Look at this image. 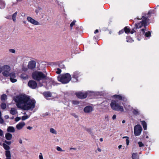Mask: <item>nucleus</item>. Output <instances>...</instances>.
I'll return each mask as SVG.
<instances>
[{
    "instance_id": "nucleus-16",
    "label": "nucleus",
    "mask_w": 159,
    "mask_h": 159,
    "mask_svg": "<svg viewBox=\"0 0 159 159\" xmlns=\"http://www.w3.org/2000/svg\"><path fill=\"white\" fill-rule=\"evenodd\" d=\"M7 131L9 132L13 133L15 131V129L13 126H9L7 128Z\"/></svg>"
},
{
    "instance_id": "nucleus-46",
    "label": "nucleus",
    "mask_w": 159,
    "mask_h": 159,
    "mask_svg": "<svg viewBox=\"0 0 159 159\" xmlns=\"http://www.w3.org/2000/svg\"><path fill=\"white\" fill-rule=\"evenodd\" d=\"M20 119V118L19 117H17L15 118V121H18Z\"/></svg>"
},
{
    "instance_id": "nucleus-35",
    "label": "nucleus",
    "mask_w": 159,
    "mask_h": 159,
    "mask_svg": "<svg viewBox=\"0 0 159 159\" xmlns=\"http://www.w3.org/2000/svg\"><path fill=\"white\" fill-rule=\"evenodd\" d=\"M71 102L74 105H78L79 103V102L76 100H73Z\"/></svg>"
},
{
    "instance_id": "nucleus-29",
    "label": "nucleus",
    "mask_w": 159,
    "mask_h": 159,
    "mask_svg": "<svg viewBox=\"0 0 159 159\" xmlns=\"http://www.w3.org/2000/svg\"><path fill=\"white\" fill-rule=\"evenodd\" d=\"M4 123V120L2 117V113L0 111V124H3Z\"/></svg>"
},
{
    "instance_id": "nucleus-32",
    "label": "nucleus",
    "mask_w": 159,
    "mask_h": 159,
    "mask_svg": "<svg viewBox=\"0 0 159 159\" xmlns=\"http://www.w3.org/2000/svg\"><path fill=\"white\" fill-rule=\"evenodd\" d=\"M124 31H125V32L126 33H129L130 32V31L129 29L128 28H127L126 27H125L124 28Z\"/></svg>"
},
{
    "instance_id": "nucleus-39",
    "label": "nucleus",
    "mask_w": 159,
    "mask_h": 159,
    "mask_svg": "<svg viewBox=\"0 0 159 159\" xmlns=\"http://www.w3.org/2000/svg\"><path fill=\"white\" fill-rule=\"evenodd\" d=\"M138 143L140 147H143L144 146V144L142 142H138Z\"/></svg>"
},
{
    "instance_id": "nucleus-6",
    "label": "nucleus",
    "mask_w": 159,
    "mask_h": 159,
    "mask_svg": "<svg viewBox=\"0 0 159 159\" xmlns=\"http://www.w3.org/2000/svg\"><path fill=\"white\" fill-rule=\"evenodd\" d=\"M2 74L5 77L9 76V71L11 70L10 67L8 65H4L3 66Z\"/></svg>"
},
{
    "instance_id": "nucleus-26",
    "label": "nucleus",
    "mask_w": 159,
    "mask_h": 159,
    "mask_svg": "<svg viewBox=\"0 0 159 159\" xmlns=\"http://www.w3.org/2000/svg\"><path fill=\"white\" fill-rule=\"evenodd\" d=\"M7 96L6 95L4 94L2 95L1 97V100L2 101L4 102L7 99Z\"/></svg>"
},
{
    "instance_id": "nucleus-19",
    "label": "nucleus",
    "mask_w": 159,
    "mask_h": 159,
    "mask_svg": "<svg viewBox=\"0 0 159 159\" xmlns=\"http://www.w3.org/2000/svg\"><path fill=\"white\" fill-rule=\"evenodd\" d=\"M141 124L142 125L143 129L144 130H146L147 129V124L146 122L144 121H141Z\"/></svg>"
},
{
    "instance_id": "nucleus-42",
    "label": "nucleus",
    "mask_w": 159,
    "mask_h": 159,
    "mask_svg": "<svg viewBox=\"0 0 159 159\" xmlns=\"http://www.w3.org/2000/svg\"><path fill=\"white\" fill-rule=\"evenodd\" d=\"M57 151H62L63 150L62 149L59 147H57Z\"/></svg>"
},
{
    "instance_id": "nucleus-3",
    "label": "nucleus",
    "mask_w": 159,
    "mask_h": 159,
    "mask_svg": "<svg viewBox=\"0 0 159 159\" xmlns=\"http://www.w3.org/2000/svg\"><path fill=\"white\" fill-rule=\"evenodd\" d=\"M71 79L70 75L68 73L60 75L57 77L58 80L63 84L68 83Z\"/></svg>"
},
{
    "instance_id": "nucleus-62",
    "label": "nucleus",
    "mask_w": 159,
    "mask_h": 159,
    "mask_svg": "<svg viewBox=\"0 0 159 159\" xmlns=\"http://www.w3.org/2000/svg\"><path fill=\"white\" fill-rule=\"evenodd\" d=\"M72 115L73 116H74L75 118L77 117V116L75 114H72Z\"/></svg>"
},
{
    "instance_id": "nucleus-30",
    "label": "nucleus",
    "mask_w": 159,
    "mask_h": 159,
    "mask_svg": "<svg viewBox=\"0 0 159 159\" xmlns=\"http://www.w3.org/2000/svg\"><path fill=\"white\" fill-rule=\"evenodd\" d=\"M9 76H10V78H16V77L15 74L13 72L9 73Z\"/></svg>"
},
{
    "instance_id": "nucleus-52",
    "label": "nucleus",
    "mask_w": 159,
    "mask_h": 159,
    "mask_svg": "<svg viewBox=\"0 0 159 159\" xmlns=\"http://www.w3.org/2000/svg\"><path fill=\"white\" fill-rule=\"evenodd\" d=\"M135 32V30H134V29H133L132 30H131V31H130V32L131 34H133Z\"/></svg>"
},
{
    "instance_id": "nucleus-4",
    "label": "nucleus",
    "mask_w": 159,
    "mask_h": 159,
    "mask_svg": "<svg viewBox=\"0 0 159 159\" xmlns=\"http://www.w3.org/2000/svg\"><path fill=\"white\" fill-rule=\"evenodd\" d=\"M32 76L34 79L37 80H40L45 78V75L43 73L39 71H35L34 73Z\"/></svg>"
},
{
    "instance_id": "nucleus-49",
    "label": "nucleus",
    "mask_w": 159,
    "mask_h": 159,
    "mask_svg": "<svg viewBox=\"0 0 159 159\" xmlns=\"http://www.w3.org/2000/svg\"><path fill=\"white\" fill-rule=\"evenodd\" d=\"M39 159H43L41 153H40V154L39 156Z\"/></svg>"
},
{
    "instance_id": "nucleus-50",
    "label": "nucleus",
    "mask_w": 159,
    "mask_h": 159,
    "mask_svg": "<svg viewBox=\"0 0 159 159\" xmlns=\"http://www.w3.org/2000/svg\"><path fill=\"white\" fill-rule=\"evenodd\" d=\"M3 135V131L0 129V136H2Z\"/></svg>"
},
{
    "instance_id": "nucleus-28",
    "label": "nucleus",
    "mask_w": 159,
    "mask_h": 159,
    "mask_svg": "<svg viewBox=\"0 0 159 159\" xmlns=\"http://www.w3.org/2000/svg\"><path fill=\"white\" fill-rule=\"evenodd\" d=\"M132 159H137L138 154L137 153H133L132 155Z\"/></svg>"
},
{
    "instance_id": "nucleus-7",
    "label": "nucleus",
    "mask_w": 159,
    "mask_h": 159,
    "mask_svg": "<svg viewBox=\"0 0 159 159\" xmlns=\"http://www.w3.org/2000/svg\"><path fill=\"white\" fill-rule=\"evenodd\" d=\"M142 130V128L139 125H136L134 128V134L135 136H139L141 133Z\"/></svg>"
},
{
    "instance_id": "nucleus-48",
    "label": "nucleus",
    "mask_w": 159,
    "mask_h": 159,
    "mask_svg": "<svg viewBox=\"0 0 159 159\" xmlns=\"http://www.w3.org/2000/svg\"><path fill=\"white\" fill-rule=\"evenodd\" d=\"M86 130L90 134H91L92 133L91 130L90 129H87Z\"/></svg>"
},
{
    "instance_id": "nucleus-13",
    "label": "nucleus",
    "mask_w": 159,
    "mask_h": 159,
    "mask_svg": "<svg viewBox=\"0 0 159 159\" xmlns=\"http://www.w3.org/2000/svg\"><path fill=\"white\" fill-rule=\"evenodd\" d=\"M93 110V107L91 106H88L86 107L84 109V111L87 113L91 112Z\"/></svg>"
},
{
    "instance_id": "nucleus-15",
    "label": "nucleus",
    "mask_w": 159,
    "mask_h": 159,
    "mask_svg": "<svg viewBox=\"0 0 159 159\" xmlns=\"http://www.w3.org/2000/svg\"><path fill=\"white\" fill-rule=\"evenodd\" d=\"M114 97L116 98V100H120V102H121V101L122 100H125V98L124 97H122L121 96L118 95H114Z\"/></svg>"
},
{
    "instance_id": "nucleus-54",
    "label": "nucleus",
    "mask_w": 159,
    "mask_h": 159,
    "mask_svg": "<svg viewBox=\"0 0 159 159\" xmlns=\"http://www.w3.org/2000/svg\"><path fill=\"white\" fill-rule=\"evenodd\" d=\"M4 117L6 119H7L9 118V116L7 115H6Z\"/></svg>"
},
{
    "instance_id": "nucleus-11",
    "label": "nucleus",
    "mask_w": 159,
    "mask_h": 159,
    "mask_svg": "<svg viewBox=\"0 0 159 159\" xmlns=\"http://www.w3.org/2000/svg\"><path fill=\"white\" fill-rule=\"evenodd\" d=\"M75 94L78 98L81 99L85 98L87 97V93H86L80 92L76 93Z\"/></svg>"
},
{
    "instance_id": "nucleus-1",
    "label": "nucleus",
    "mask_w": 159,
    "mask_h": 159,
    "mask_svg": "<svg viewBox=\"0 0 159 159\" xmlns=\"http://www.w3.org/2000/svg\"><path fill=\"white\" fill-rule=\"evenodd\" d=\"M14 100L16 103L18 108L24 110L32 111L35 107L36 101L34 99H30L25 94H20L14 97Z\"/></svg>"
},
{
    "instance_id": "nucleus-5",
    "label": "nucleus",
    "mask_w": 159,
    "mask_h": 159,
    "mask_svg": "<svg viewBox=\"0 0 159 159\" xmlns=\"http://www.w3.org/2000/svg\"><path fill=\"white\" fill-rule=\"evenodd\" d=\"M142 18V21L135 24V26L136 29L141 28L143 26H144V27L146 28V26L147 25V22L148 20V18L143 16Z\"/></svg>"
},
{
    "instance_id": "nucleus-41",
    "label": "nucleus",
    "mask_w": 159,
    "mask_h": 159,
    "mask_svg": "<svg viewBox=\"0 0 159 159\" xmlns=\"http://www.w3.org/2000/svg\"><path fill=\"white\" fill-rule=\"evenodd\" d=\"M5 143L7 144L10 145L11 143V141H8L7 140H5L4 141Z\"/></svg>"
},
{
    "instance_id": "nucleus-60",
    "label": "nucleus",
    "mask_w": 159,
    "mask_h": 159,
    "mask_svg": "<svg viewBox=\"0 0 159 159\" xmlns=\"http://www.w3.org/2000/svg\"><path fill=\"white\" fill-rule=\"evenodd\" d=\"M35 12L37 14L39 12V10L38 9L36 10L35 11Z\"/></svg>"
},
{
    "instance_id": "nucleus-57",
    "label": "nucleus",
    "mask_w": 159,
    "mask_h": 159,
    "mask_svg": "<svg viewBox=\"0 0 159 159\" xmlns=\"http://www.w3.org/2000/svg\"><path fill=\"white\" fill-rule=\"evenodd\" d=\"M19 141L20 144H22V140L21 139H19Z\"/></svg>"
},
{
    "instance_id": "nucleus-56",
    "label": "nucleus",
    "mask_w": 159,
    "mask_h": 159,
    "mask_svg": "<svg viewBox=\"0 0 159 159\" xmlns=\"http://www.w3.org/2000/svg\"><path fill=\"white\" fill-rule=\"evenodd\" d=\"M27 128L29 130H31L33 128L32 127L29 126L27 127Z\"/></svg>"
},
{
    "instance_id": "nucleus-38",
    "label": "nucleus",
    "mask_w": 159,
    "mask_h": 159,
    "mask_svg": "<svg viewBox=\"0 0 159 159\" xmlns=\"http://www.w3.org/2000/svg\"><path fill=\"white\" fill-rule=\"evenodd\" d=\"M29 116H23L22 117V120H25L28 118Z\"/></svg>"
},
{
    "instance_id": "nucleus-43",
    "label": "nucleus",
    "mask_w": 159,
    "mask_h": 159,
    "mask_svg": "<svg viewBox=\"0 0 159 159\" xmlns=\"http://www.w3.org/2000/svg\"><path fill=\"white\" fill-rule=\"evenodd\" d=\"M59 67L61 69L64 68L65 66L63 64H61L59 65Z\"/></svg>"
},
{
    "instance_id": "nucleus-37",
    "label": "nucleus",
    "mask_w": 159,
    "mask_h": 159,
    "mask_svg": "<svg viewBox=\"0 0 159 159\" xmlns=\"http://www.w3.org/2000/svg\"><path fill=\"white\" fill-rule=\"evenodd\" d=\"M15 78H10V81L12 83H15L17 81V80L15 79Z\"/></svg>"
},
{
    "instance_id": "nucleus-36",
    "label": "nucleus",
    "mask_w": 159,
    "mask_h": 159,
    "mask_svg": "<svg viewBox=\"0 0 159 159\" xmlns=\"http://www.w3.org/2000/svg\"><path fill=\"white\" fill-rule=\"evenodd\" d=\"M75 22L76 21L74 20L73 22H72L70 24V29L71 30L72 29V26L75 25Z\"/></svg>"
},
{
    "instance_id": "nucleus-33",
    "label": "nucleus",
    "mask_w": 159,
    "mask_h": 159,
    "mask_svg": "<svg viewBox=\"0 0 159 159\" xmlns=\"http://www.w3.org/2000/svg\"><path fill=\"white\" fill-rule=\"evenodd\" d=\"M145 36L147 37H150L151 36V33L150 31H148L145 33Z\"/></svg>"
},
{
    "instance_id": "nucleus-25",
    "label": "nucleus",
    "mask_w": 159,
    "mask_h": 159,
    "mask_svg": "<svg viewBox=\"0 0 159 159\" xmlns=\"http://www.w3.org/2000/svg\"><path fill=\"white\" fill-rule=\"evenodd\" d=\"M4 148L6 150V151L9 150L10 149V148L9 146L7 145V144L3 143L2 144Z\"/></svg>"
},
{
    "instance_id": "nucleus-21",
    "label": "nucleus",
    "mask_w": 159,
    "mask_h": 159,
    "mask_svg": "<svg viewBox=\"0 0 159 159\" xmlns=\"http://www.w3.org/2000/svg\"><path fill=\"white\" fill-rule=\"evenodd\" d=\"M5 6V3L2 1L0 0V9H3L4 8Z\"/></svg>"
},
{
    "instance_id": "nucleus-45",
    "label": "nucleus",
    "mask_w": 159,
    "mask_h": 159,
    "mask_svg": "<svg viewBox=\"0 0 159 159\" xmlns=\"http://www.w3.org/2000/svg\"><path fill=\"white\" fill-rule=\"evenodd\" d=\"M126 145H128L129 144V140L128 139H126Z\"/></svg>"
},
{
    "instance_id": "nucleus-34",
    "label": "nucleus",
    "mask_w": 159,
    "mask_h": 159,
    "mask_svg": "<svg viewBox=\"0 0 159 159\" xmlns=\"http://www.w3.org/2000/svg\"><path fill=\"white\" fill-rule=\"evenodd\" d=\"M50 132L54 134H57L56 131L52 128H51L50 129Z\"/></svg>"
},
{
    "instance_id": "nucleus-9",
    "label": "nucleus",
    "mask_w": 159,
    "mask_h": 159,
    "mask_svg": "<svg viewBox=\"0 0 159 159\" xmlns=\"http://www.w3.org/2000/svg\"><path fill=\"white\" fill-rule=\"evenodd\" d=\"M36 65V61H34L32 60L29 62L28 67L29 69L32 70L35 67Z\"/></svg>"
},
{
    "instance_id": "nucleus-24",
    "label": "nucleus",
    "mask_w": 159,
    "mask_h": 159,
    "mask_svg": "<svg viewBox=\"0 0 159 159\" xmlns=\"http://www.w3.org/2000/svg\"><path fill=\"white\" fill-rule=\"evenodd\" d=\"M133 113L135 115H139V111L138 109H134Z\"/></svg>"
},
{
    "instance_id": "nucleus-27",
    "label": "nucleus",
    "mask_w": 159,
    "mask_h": 159,
    "mask_svg": "<svg viewBox=\"0 0 159 159\" xmlns=\"http://www.w3.org/2000/svg\"><path fill=\"white\" fill-rule=\"evenodd\" d=\"M5 155L7 157H11L10 151L9 150L5 151Z\"/></svg>"
},
{
    "instance_id": "nucleus-55",
    "label": "nucleus",
    "mask_w": 159,
    "mask_h": 159,
    "mask_svg": "<svg viewBox=\"0 0 159 159\" xmlns=\"http://www.w3.org/2000/svg\"><path fill=\"white\" fill-rule=\"evenodd\" d=\"M116 115H114L112 116V119L113 120H115L116 119Z\"/></svg>"
},
{
    "instance_id": "nucleus-53",
    "label": "nucleus",
    "mask_w": 159,
    "mask_h": 159,
    "mask_svg": "<svg viewBox=\"0 0 159 159\" xmlns=\"http://www.w3.org/2000/svg\"><path fill=\"white\" fill-rule=\"evenodd\" d=\"M3 66H2L0 65V73L2 71V69H3Z\"/></svg>"
},
{
    "instance_id": "nucleus-61",
    "label": "nucleus",
    "mask_w": 159,
    "mask_h": 159,
    "mask_svg": "<svg viewBox=\"0 0 159 159\" xmlns=\"http://www.w3.org/2000/svg\"><path fill=\"white\" fill-rule=\"evenodd\" d=\"M98 29H97L95 30V31L94 32V33L96 34V33H98Z\"/></svg>"
},
{
    "instance_id": "nucleus-51",
    "label": "nucleus",
    "mask_w": 159,
    "mask_h": 159,
    "mask_svg": "<svg viewBox=\"0 0 159 159\" xmlns=\"http://www.w3.org/2000/svg\"><path fill=\"white\" fill-rule=\"evenodd\" d=\"M124 32V30H122L120 31L119 32V34H120L122 33H123Z\"/></svg>"
},
{
    "instance_id": "nucleus-14",
    "label": "nucleus",
    "mask_w": 159,
    "mask_h": 159,
    "mask_svg": "<svg viewBox=\"0 0 159 159\" xmlns=\"http://www.w3.org/2000/svg\"><path fill=\"white\" fill-rule=\"evenodd\" d=\"M25 124L24 122H20L17 125L16 128L20 130L22 129L23 127L25 125Z\"/></svg>"
},
{
    "instance_id": "nucleus-63",
    "label": "nucleus",
    "mask_w": 159,
    "mask_h": 159,
    "mask_svg": "<svg viewBox=\"0 0 159 159\" xmlns=\"http://www.w3.org/2000/svg\"><path fill=\"white\" fill-rule=\"evenodd\" d=\"M122 147V146L121 145H120L118 146V148L119 149H120Z\"/></svg>"
},
{
    "instance_id": "nucleus-44",
    "label": "nucleus",
    "mask_w": 159,
    "mask_h": 159,
    "mask_svg": "<svg viewBox=\"0 0 159 159\" xmlns=\"http://www.w3.org/2000/svg\"><path fill=\"white\" fill-rule=\"evenodd\" d=\"M9 51L12 53H15V50L14 49H10L9 50Z\"/></svg>"
},
{
    "instance_id": "nucleus-31",
    "label": "nucleus",
    "mask_w": 159,
    "mask_h": 159,
    "mask_svg": "<svg viewBox=\"0 0 159 159\" xmlns=\"http://www.w3.org/2000/svg\"><path fill=\"white\" fill-rule=\"evenodd\" d=\"M1 106L2 109H5L6 107V105L4 103H2L1 105Z\"/></svg>"
},
{
    "instance_id": "nucleus-17",
    "label": "nucleus",
    "mask_w": 159,
    "mask_h": 159,
    "mask_svg": "<svg viewBox=\"0 0 159 159\" xmlns=\"http://www.w3.org/2000/svg\"><path fill=\"white\" fill-rule=\"evenodd\" d=\"M5 137L7 139L10 140L12 139V135L9 133H7L5 134Z\"/></svg>"
},
{
    "instance_id": "nucleus-47",
    "label": "nucleus",
    "mask_w": 159,
    "mask_h": 159,
    "mask_svg": "<svg viewBox=\"0 0 159 159\" xmlns=\"http://www.w3.org/2000/svg\"><path fill=\"white\" fill-rule=\"evenodd\" d=\"M105 119L107 121H108L109 120V118L108 116H105Z\"/></svg>"
},
{
    "instance_id": "nucleus-8",
    "label": "nucleus",
    "mask_w": 159,
    "mask_h": 159,
    "mask_svg": "<svg viewBox=\"0 0 159 159\" xmlns=\"http://www.w3.org/2000/svg\"><path fill=\"white\" fill-rule=\"evenodd\" d=\"M81 74L78 71H75L72 75V81L74 82H76L78 81V78L81 75Z\"/></svg>"
},
{
    "instance_id": "nucleus-59",
    "label": "nucleus",
    "mask_w": 159,
    "mask_h": 159,
    "mask_svg": "<svg viewBox=\"0 0 159 159\" xmlns=\"http://www.w3.org/2000/svg\"><path fill=\"white\" fill-rule=\"evenodd\" d=\"M70 150L73 149V150H76V148H70Z\"/></svg>"
},
{
    "instance_id": "nucleus-23",
    "label": "nucleus",
    "mask_w": 159,
    "mask_h": 159,
    "mask_svg": "<svg viewBox=\"0 0 159 159\" xmlns=\"http://www.w3.org/2000/svg\"><path fill=\"white\" fill-rule=\"evenodd\" d=\"M43 94L44 96L47 98L51 97L52 95L51 93L49 92H45Z\"/></svg>"
},
{
    "instance_id": "nucleus-20",
    "label": "nucleus",
    "mask_w": 159,
    "mask_h": 159,
    "mask_svg": "<svg viewBox=\"0 0 159 159\" xmlns=\"http://www.w3.org/2000/svg\"><path fill=\"white\" fill-rule=\"evenodd\" d=\"M10 112L11 114L12 115H14L16 113V111L14 108H11L10 111Z\"/></svg>"
},
{
    "instance_id": "nucleus-22",
    "label": "nucleus",
    "mask_w": 159,
    "mask_h": 159,
    "mask_svg": "<svg viewBox=\"0 0 159 159\" xmlns=\"http://www.w3.org/2000/svg\"><path fill=\"white\" fill-rule=\"evenodd\" d=\"M18 13V12L17 11H16L15 13H14L12 15V19L14 22H16V17Z\"/></svg>"
},
{
    "instance_id": "nucleus-40",
    "label": "nucleus",
    "mask_w": 159,
    "mask_h": 159,
    "mask_svg": "<svg viewBox=\"0 0 159 159\" xmlns=\"http://www.w3.org/2000/svg\"><path fill=\"white\" fill-rule=\"evenodd\" d=\"M61 72V70L60 68H57L56 73L57 74H60Z\"/></svg>"
},
{
    "instance_id": "nucleus-12",
    "label": "nucleus",
    "mask_w": 159,
    "mask_h": 159,
    "mask_svg": "<svg viewBox=\"0 0 159 159\" xmlns=\"http://www.w3.org/2000/svg\"><path fill=\"white\" fill-rule=\"evenodd\" d=\"M27 19L29 22L33 25H39V22L38 21L34 20L30 17H27Z\"/></svg>"
},
{
    "instance_id": "nucleus-10",
    "label": "nucleus",
    "mask_w": 159,
    "mask_h": 159,
    "mask_svg": "<svg viewBox=\"0 0 159 159\" xmlns=\"http://www.w3.org/2000/svg\"><path fill=\"white\" fill-rule=\"evenodd\" d=\"M28 85L30 88L33 89H35L37 86V84L34 81L31 80L29 81Z\"/></svg>"
},
{
    "instance_id": "nucleus-64",
    "label": "nucleus",
    "mask_w": 159,
    "mask_h": 159,
    "mask_svg": "<svg viewBox=\"0 0 159 159\" xmlns=\"http://www.w3.org/2000/svg\"><path fill=\"white\" fill-rule=\"evenodd\" d=\"M141 30L143 32H144L145 31V29H142Z\"/></svg>"
},
{
    "instance_id": "nucleus-18",
    "label": "nucleus",
    "mask_w": 159,
    "mask_h": 159,
    "mask_svg": "<svg viewBox=\"0 0 159 159\" xmlns=\"http://www.w3.org/2000/svg\"><path fill=\"white\" fill-rule=\"evenodd\" d=\"M20 78L23 80H26L28 78V75L25 73L22 74L20 76Z\"/></svg>"
},
{
    "instance_id": "nucleus-58",
    "label": "nucleus",
    "mask_w": 159,
    "mask_h": 159,
    "mask_svg": "<svg viewBox=\"0 0 159 159\" xmlns=\"http://www.w3.org/2000/svg\"><path fill=\"white\" fill-rule=\"evenodd\" d=\"M6 18L8 19H11V16H7Z\"/></svg>"
},
{
    "instance_id": "nucleus-2",
    "label": "nucleus",
    "mask_w": 159,
    "mask_h": 159,
    "mask_svg": "<svg viewBox=\"0 0 159 159\" xmlns=\"http://www.w3.org/2000/svg\"><path fill=\"white\" fill-rule=\"evenodd\" d=\"M121 102L120 100L116 99L113 100L111 101L110 106L113 110L123 112L124 110L123 107L121 106Z\"/></svg>"
}]
</instances>
